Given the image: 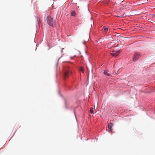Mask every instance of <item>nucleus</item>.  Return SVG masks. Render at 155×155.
Listing matches in <instances>:
<instances>
[{"mask_svg": "<svg viewBox=\"0 0 155 155\" xmlns=\"http://www.w3.org/2000/svg\"><path fill=\"white\" fill-rule=\"evenodd\" d=\"M47 22L48 25L51 26H54L55 24V21L53 18L50 16H48L47 18Z\"/></svg>", "mask_w": 155, "mask_h": 155, "instance_id": "1", "label": "nucleus"}, {"mask_svg": "<svg viewBox=\"0 0 155 155\" xmlns=\"http://www.w3.org/2000/svg\"><path fill=\"white\" fill-rule=\"evenodd\" d=\"M141 56L140 54L138 53H135L133 57V60L134 61H136Z\"/></svg>", "mask_w": 155, "mask_h": 155, "instance_id": "2", "label": "nucleus"}, {"mask_svg": "<svg viewBox=\"0 0 155 155\" xmlns=\"http://www.w3.org/2000/svg\"><path fill=\"white\" fill-rule=\"evenodd\" d=\"M120 53V50H117L116 51H113L112 53H110L114 57L117 56Z\"/></svg>", "mask_w": 155, "mask_h": 155, "instance_id": "3", "label": "nucleus"}, {"mask_svg": "<svg viewBox=\"0 0 155 155\" xmlns=\"http://www.w3.org/2000/svg\"><path fill=\"white\" fill-rule=\"evenodd\" d=\"M70 74V71L69 70H66L64 72V77L65 79L67 78L69 74Z\"/></svg>", "mask_w": 155, "mask_h": 155, "instance_id": "4", "label": "nucleus"}, {"mask_svg": "<svg viewBox=\"0 0 155 155\" xmlns=\"http://www.w3.org/2000/svg\"><path fill=\"white\" fill-rule=\"evenodd\" d=\"M119 42L120 44L122 45L121 46V47H122L124 46V43L122 42V41H124V40L125 39V38L123 37H122L121 36H120L119 37Z\"/></svg>", "mask_w": 155, "mask_h": 155, "instance_id": "5", "label": "nucleus"}, {"mask_svg": "<svg viewBox=\"0 0 155 155\" xmlns=\"http://www.w3.org/2000/svg\"><path fill=\"white\" fill-rule=\"evenodd\" d=\"M113 124L111 123H110L108 124V127L109 129V131L112 132V127L113 126Z\"/></svg>", "mask_w": 155, "mask_h": 155, "instance_id": "6", "label": "nucleus"}, {"mask_svg": "<svg viewBox=\"0 0 155 155\" xmlns=\"http://www.w3.org/2000/svg\"><path fill=\"white\" fill-rule=\"evenodd\" d=\"M108 71L107 70H104V74L107 76H110V74L108 73Z\"/></svg>", "mask_w": 155, "mask_h": 155, "instance_id": "7", "label": "nucleus"}, {"mask_svg": "<svg viewBox=\"0 0 155 155\" xmlns=\"http://www.w3.org/2000/svg\"><path fill=\"white\" fill-rule=\"evenodd\" d=\"M103 32H104V33H106L108 30V28H106L105 26H104L103 27Z\"/></svg>", "mask_w": 155, "mask_h": 155, "instance_id": "8", "label": "nucleus"}, {"mask_svg": "<svg viewBox=\"0 0 155 155\" xmlns=\"http://www.w3.org/2000/svg\"><path fill=\"white\" fill-rule=\"evenodd\" d=\"M76 13L74 11H71V16H76Z\"/></svg>", "mask_w": 155, "mask_h": 155, "instance_id": "9", "label": "nucleus"}, {"mask_svg": "<svg viewBox=\"0 0 155 155\" xmlns=\"http://www.w3.org/2000/svg\"><path fill=\"white\" fill-rule=\"evenodd\" d=\"M93 111V107H91L90 109V112L91 113H92Z\"/></svg>", "mask_w": 155, "mask_h": 155, "instance_id": "10", "label": "nucleus"}, {"mask_svg": "<svg viewBox=\"0 0 155 155\" xmlns=\"http://www.w3.org/2000/svg\"><path fill=\"white\" fill-rule=\"evenodd\" d=\"M80 70L82 72H84V70H83V68H80Z\"/></svg>", "mask_w": 155, "mask_h": 155, "instance_id": "11", "label": "nucleus"}]
</instances>
